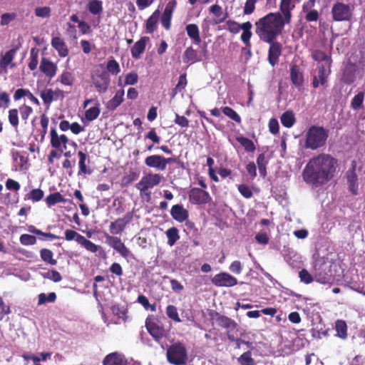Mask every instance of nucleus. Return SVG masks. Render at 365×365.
I'll list each match as a JSON object with an SVG mask.
<instances>
[{
	"instance_id": "nucleus-28",
	"label": "nucleus",
	"mask_w": 365,
	"mask_h": 365,
	"mask_svg": "<svg viewBox=\"0 0 365 365\" xmlns=\"http://www.w3.org/2000/svg\"><path fill=\"white\" fill-rule=\"evenodd\" d=\"M187 36L193 41V43L199 45L201 43L200 30L195 24H187L185 27Z\"/></svg>"
},
{
	"instance_id": "nucleus-45",
	"label": "nucleus",
	"mask_w": 365,
	"mask_h": 365,
	"mask_svg": "<svg viewBox=\"0 0 365 365\" xmlns=\"http://www.w3.org/2000/svg\"><path fill=\"white\" fill-rule=\"evenodd\" d=\"M187 84L186 73H182L179 76L178 82L172 91V96L174 97L178 93L184 90Z\"/></svg>"
},
{
	"instance_id": "nucleus-12",
	"label": "nucleus",
	"mask_w": 365,
	"mask_h": 365,
	"mask_svg": "<svg viewBox=\"0 0 365 365\" xmlns=\"http://www.w3.org/2000/svg\"><path fill=\"white\" fill-rule=\"evenodd\" d=\"M188 196L190 202L195 205L207 204L212 199L208 192L198 187L192 188Z\"/></svg>"
},
{
	"instance_id": "nucleus-38",
	"label": "nucleus",
	"mask_w": 365,
	"mask_h": 365,
	"mask_svg": "<svg viewBox=\"0 0 365 365\" xmlns=\"http://www.w3.org/2000/svg\"><path fill=\"white\" fill-rule=\"evenodd\" d=\"M312 58L316 61H325L328 67L331 66V58L330 56H328L324 51L321 50H315L313 51L312 54Z\"/></svg>"
},
{
	"instance_id": "nucleus-34",
	"label": "nucleus",
	"mask_w": 365,
	"mask_h": 365,
	"mask_svg": "<svg viewBox=\"0 0 365 365\" xmlns=\"http://www.w3.org/2000/svg\"><path fill=\"white\" fill-rule=\"evenodd\" d=\"M280 120L284 127L289 128L295 123L296 118L292 110H287L281 115Z\"/></svg>"
},
{
	"instance_id": "nucleus-49",
	"label": "nucleus",
	"mask_w": 365,
	"mask_h": 365,
	"mask_svg": "<svg viewBox=\"0 0 365 365\" xmlns=\"http://www.w3.org/2000/svg\"><path fill=\"white\" fill-rule=\"evenodd\" d=\"M108 73L113 75H117L120 72L119 63L112 57L108 59L106 65Z\"/></svg>"
},
{
	"instance_id": "nucleus-46",
	"label": "nucleus",
	"mask_w": 365,
	"mask_h": 365,
	"mask_svg": "<svg viewBox=\"0 0 365 365\" xmlns=\"http://www.w3.org/2000/svg\"><path fill=\"white\" fill-rule=\"evenodd\" d=\"M56 297L55 292H50L48 295L45 293H41L38 295V305H42L46 303H53L56 300Z\"/></svg>"
},
{
	"instance_id": "nucleus-48",
	"label": "nucleus",
	"mask_w": 365,
	"mask_h": 365,
	"mask_svg": "<svg viewBox=\"0 0 365 365\" xmlns=\"http://www.w3.org/2000/svg\"><path fill=\"white\" fill-rule=\"evenodd\" d=\"M139 174L135 171H130L127 175H124L121 179V186L128 187L133 182L138 180Z\"/></svg>"
},
{
	"instance_id": "nucleus-7",
	"label": "nucleus",
	"mask_w": 365,
	"mask_h": 365,
	"mask_svg": "<svg viewBox=\"0 0 365 365\" xmlns=\"http://www.w3.org/2000/svg\"><path fill=\"white\" fill-rule=\"evenodd\" d=\"M91 80L97 91L100 93H105L110 83L109 73L103 70H96L91 75Z\"/></svg>"
},
{
	"instance_id": "nucleus-57",
	"label": "nucleus",
	"mask_w": 365,
	"mask_h": 365,
	"mask_svg": "<svg viewBox=\"0 0 365 365\" xmlns=\"http://www.w3.org/2000/svg\"><path fill=\"white\" fill-rule=\"evenodd\" d=\"M35 15L40 18H48L51 16V9L49 6H38L34 10Z\"/></svg>"
},
{
	"instance_id": "nucleus-44",
	"label": "nucleus",
	"mask_w": 365,
	"mask_h": 365,
	"mask_svg": "<svg viewBox=\"0 0 365 365\" xmlns=\"http://www.w3.org/2000/svg\"><path fill=\"white\" fill-rule=\"evenodd\" d=\"M55 93L51 88H47L41 91V98L43 103L48 108L54 100Z\"/></svg>"
},
{
	"instance_id": "nucleus-59",
	"label": "nucleus",
	"mask_w": 365,
	"mask_h": 365,
	"mask_svg": "<svg viewBox=\"0 0 365 365\" xmlns=\"http://www.w3.org/2000/svg\"><path fill=\"white\" fill-rule=\"evenodd\" d=\"M60 82L65 86H72L74 78L72 73L69 71H63L59 77Z\"/></svg>"
},
{
	"instance_id": "nucleus-8",
	"label": "nucleus",
	"mask_w": 365,
	"mask_h": 365,
	"mask_svg": "<svg viewBox=\"0 0 365 365\" xmlns=\"http://www.w3.org/2000/svg\"><path fill=\"white\" fill-rule=\"evenodd\" d=\"M17 48H11L5 53L0 54V75L7 74L8 68H13L16 66L14 62Z\"/></svg>"
},
{
	"instance_id": "nucleus-47",
	"label": "nucleus",
	"mask_w": 365,
	"mask_h": 365,
	"mask_svg": "<svg viewBox=\"0 0 365 365\" xmlns=\"http://www.w3.org/2000/svg\"><path fill=\"white\" fill-rule=\"evenodd\" d=\"M237 361L240 365H255V359L252 357L250 351H245L240 355L237 358Z\"/></svg>"
},
{
	"instance_id": "nucleus-61",
	"label": "nucleus",
	"mask_w": 365,
	"mask_h": 365,
	"mask_svg": "<svg viewBox=\"0 0 365 365\" xmlns=\"http://www.w3.org/2000/svg\"><path fill=\"white\" fill-rule=\"evenodd\" d=\"M38 65V51L34 48L31 50L30 60L28 66L31 71H34Z\"/></svg>"
},
{
	"instance_id": "nucleus-31",
	"label": "nucleus",
	"mask_w": 365,
	"mask_h": 365,
	"mask_svg": "<svg viewBox=\"0 0 365 365\" xmlns=\"http://www.w3.org/2000/svg\"><path fill=\"white\" fill-rule=\"evenodd\" d=\"M355 73L356 69L354 66L350 65L346 66L341 76L342 81L346 84H351L354 83L356 78Z\"/></svg>"
},
{
	"instance_id": "nucleus-53",
	"label": "nucleus",
	"mask_w": 365,
	"mask_h": 365,
	"mask_svg": "<svg viewBox=\"0 0 365 365\" xmlns=\"http://www.w3.org/2000/svg\"><path fill=\"white\" fill-rule=\"evenodd\" d=\"M348 184L350 191L354 194H357V176L354 172V168L351 174L348 175Z\"/></svg>"
},
{
	"instance_id": "nucleus-4",
	"label": "nucleus",
	"mask_w": 365,
	"mask_h": 365,
	"mask_svg": "<svg viewBox=\"0 0 365 365\" xmlns=\"http://www.w3.org/2000/svg\"><path fill=\"white\" fill-rule=\"evenodd\" d=\"M167 361L173 365H185L188 354L185 344L180 341L173 343L167 349Z\"/></svg>"
},
{
	"instance_id": "nucleus-14",
	"label": "nucleus",
	"mask_w": 365,
	"mask_h": 365,
	"mask_svg": "<svg viewBox=\"0 0 365 365\" xmlns=\"http://www.w3.org/2000/svg\"><path fill=\"white\" fill-rule=\"evenodd\" d=\"M212 283L216 287H230L237 284V279L227 272H220L215 274L211 279Z\"/></svg>"
},
{
	"instance_id": "nucleus-20",
	"label": "nucleus",
	"mask_w": 365,
	"mask_h": 365,
	"mask_svg": "<svg viewBox=\"0 0 365 365\" xmlns=\"http://www.w3.org/2000/svg\"><path fill=\"white\" fill-rule=\"evenodd\" d=\"M40 71L49 78L54 77L57 72V66L46 58H42L39 66Z\"/></svg>"
},
{
	"instance_id": "nucleus-58",
	"label": "nucleus",
	"mask_w": 365,
	"mask_h": 365,
	"mask_svg": "<svg viewBox=\"0 0 365 365\" xmlns=\"http://www.w3.org/2000/svg\"><path fill=\"white\" fill-rule=\"evenodd\" d=\"M20 243L24 246L34 245L36 243V238L35 236L29 235V234H23L19 237Z\"/></svg>"
},
{
	"instance_id": "nucleus-17",
	"label": "nucleus",
	"mask_w": 365,
	"mask_h": 365,
	"mask_svg": "<svg viewBox=\"0 0 365 365\" xmlns=\"http://www.w3.org/2000/svg\"><path fill=\"white\" fill-rule=\"evenodd\" d=\"M294 4L292 0H281L279 4V11L281 19L284 25L289 24L292 21V10L294 8Z\"/></svg>"
},
{
	"instance_id": "nucleus-43",
	"label": "nucleus",
	"mask_w": 365,
	"mask_h": 365,
	"mask_svg": "<svg viewBox=\"0 0 365 365\" xmlns=\"http://www.w3.org/2000/svg\"><path fill=\"white\" fill-rule=\"evenodd\" d=\"M88 9L91 14L97 15L103 11V2L101 0H91L88 4Z\"/></svg>"
},
{
	"instance_id": "nucleus-39",
	"label": "nucleus",
	"mask_w": 365,
	"mask_h": 365,
	"mask_svg": "<svg viewBox=\"0 0 365 365\" xmlns=\"http://www.w3.org/2000/svg\"><path fill=\"white\" fill-rule=\"evenodd\" d=\"M335 329L336 331V336L342 339L347 337V325L345 321L339 319L335 323Z\"/></svg>"
},
{
	"instance_id": "nucleus-40",
	"label": "nucleus",
	"mask_w": 365,
	"mask_h": 365,
	"mask_svg": "<svg viewBox=\"0 0 365 365\" xmlns=\"http://www.w3.org/2000/svg\"><path fill=\"white\" fill-rule=\"evenodd\" d=\"M364 92L360 91L353 98L351 102V107L354 110H359L364 108Z\"/></svg>"
},
{
	"instance_id": "nucleus-33",
	"label": "nucleus",
	"mask_w": 365,
	"mask_h": 365,
	"mask_svg": "<svg viewBox=\"0 0 365 365\" xmlns=\"http://www.w3.org/2000/svg\"><path fill=\"white\" fill-rule=\"evenodd\" d=\"M78 155L79 157L78 167H79V173L83 174H88L90 175L92 171L91 169L88 168L86 164V161H90L89 158L86 153L84 152L79 150L78 152Z\"/></svg>"
},
{
	"instance_id": "nucleus-5",
	"label": "nucleus",
	"mask_w": 365,
	"mask_h": 365,
	"mask_svg": "<svg viewBox=\"0 0 365 365\" xmlns=\"http://www.w3.org/2000/svg\"><path fill=\"white\" fill-rule=\"evenodd\" d=\"M162 179L161 175L150 173L142 177L141 180L136 183L135 187L140 191L141 195H146L150 197V192H147V191L158 185L161 182Z\"/></svg>"
},
{
	"instance_id": "nucleus-18",
	"label": "nucleus",
	"mask_w": 365,
	"mask_h": 365,
	"mask_svg": "<svg viewBox=\"0 0 365 365\" xmlns=\"http://www.w3.org/2000/svg\"><path fill=\"white\" fill-rule=\"evenodd\" d=\"M267 43H269L267 56L268 62L274 67L278 63L279 56L282 54V44L275 40Z\"/></svg>"
},
{
	"instance_id": "nucleus-35",
	"label": "nucleus",
	"mask_w": 365,
	"mask_h": 365,
	"mask_svg": "<svg viewBox=\"0 0 365 365\" xmlns=\"http://www.w3.org/2000/svg\"><path fill=\"white\" fill-rule=\"evenodd\" d=\"M45 202L46 203V205L48 207H51V206L59 202L65 203L66 202V200L63 197V195L60 192H56L48 195L46 197Z\"/></svg>"
},
{
	"instance_id": "nucleus-36",
	"label": "nucleus",
	"mask_w": 365,
	"mask_h": 365,
	"mask_svg": "<svg viewBox=\"0 0 365 365\" xmlns=\"http://www.w3.org/2000/svg\"><path fill=\"white\" fill-rule=\"evenodd\" d=\"M44 192L40 188H35L31 190L29 192L26 193L24 196V200H31L33 202H36L43 198Z\"/></svg>"
},
{
	"instance_id": "nucleus-56",
	"label": "nucleus",
	"mask_w": 365,
	"mask_h": 365,
	"mask_svg": "<svg viewBox=\"0 0 365 365\" xmlns=\"http://www.w3.org/2000/svg\"><path fill=\"white\" fill-rule=\"evenodd\" d=\"M19 112L22 120L26 124L29 117L33 113V108L29 106L24 104L19 107Z\"/></svg>"
},
{
	"instance_id": "nucleus-41",
	"label": "nucleus",
	"mask_w": 365,
	"mask_h": 365,
	"mask_svg": "<svg viewBox=\"0 0 365 365\" xmlns=\"http://www.w3.org/2000/svg\"><path fill=\"white\" fill-rule=\"evenodd\" d=\"M165 235L168 237V244L173 246L179 240V231L178 228L173 227L167 230Z\"/></svg>"
},
{
	"instance_id": "nucleus-1",
	"label": "nucleus",
	"mask_w": 365,
	"mask_h": 365,
	"mask_svg": "<svg viewBox=\"0 0 365 365\" xmlns=\"http://www.w3.org/2000/svg\"><path fill=\"white\" fill-rule=\"evenodd\" d=\"M338 168L337 160L327 153H320L312 158L302 170L304 181L318 187L331 180Z\"/></svg>"
},
{
	"instance_id": "nucleus-23",
	"label": "nucleus",
	"mask_w": 365,
	"mask_h": 365,
	"mask_svg": "<svg viewBox=\"0 0 365 365\" xmlns=\"http://www.w3.org/2000/svg\"><path fill=\"white\" fill-rule=\"evenodd\" d=\"M51 46L54 48L60 57H66L68 55V48L65 41L58 36L53 37L51 39Z\"/></svg>"
},
{
	"instance_id": "nucleus-29",
	"label": "nucleus",
	"mask_w": 365,
	"mask_h": 365,
	"mask_svg": "<svg viewBox=\"0 0 365 365\" xmlns=\"http://www.w3.org/2000/svg\"><path fill=\"white\" fill-rule=\"evenodd\" d=\"M159 16L160 11L156 10L147 19L145 23V29L148 34H153L157 29Z\"/></svg>"
},
{
	"instance_id": "nucleus-30",
	"label": "nucleus",
	"mask_w": 365,
	"mask_h": 365,
	"mask_svg": "<svg viewBox=\"0 0 365 365\" xmlns=\"http://www.w3.org/2000/svg\"><path fill=\"white\" fill-rule=\"evenodd\" d=\"M252 27V25L250 21L243 23L242 26V30L243 31H242L240 38H241V41L243 42V43L247 47H249V48L251 47L250 38L252 35V33L251 31Z\"/></svg>"
},
{
	"instance_id": "nucleus-64",
	"label": "nucleus",
	"mask_w": 365,
	"mask_h": 365,
	"mask_svg": "<svg viewBox=\"0 0 365 365\" xmlns=\"http://www.w3.org/2000/svg\"><path fill=\"white\" fill-rule=\"evenodd\" d=\"M16 18V13H4L1 16L0 24L1 26H7L12 21L15 20Z\"/></svg>"
},
{
	"instance_id": "nucleus-37",
	"label": "nucleus",
	"mask_w": 365,
	"mask_h": 365,
	"mask_svg": "<svg viewBox=\"0 0 365 365\" xmlns=\"http://www.w3.org/2000/svg\"><path fill=\"white\" fill-rule=\"evenodd\" d=\"M40 257L41 259L46 263L49 264L51 265H56L57 264V260L53 259V252L46 248H43L40 250Z\"/></svg>"
},
{
	"instance_id": "nucleus-54",
	"label": "nucleus",
	"mask_w": 365,
	"mask_h": 365,
	"mask_svg": "<svg viewBox=\"0 0 365 365\" xmlns=\"http://www.w3.org/2000/svg\"><path fill=\"white\" fill-rule=\"evenodd\" d=\"M81 240L78 244L82 245L86 250L88 251L96 253L98 250V246L95 245L91 241L87 240L83 236V238H80Z\"/></svg>"
},
{
	"instance_id": "nucleus-11",
	"label": "nucleus",
	"mask_w": 365,
	"mask_h": 365,
	"mask_svg": "<svg viewBox=\"0 0 365 365\" xmlns=\"http://www.w3.org/2000/svg\"><path fill=\"white\" fill-rule=\"evenodd\" d=\"M133 212H127L123 217L116 219L109 226V231L112 235L121 234L125 229L127 225L132 220Z\"/></svg>"
},
{
	"instance_id": "nucleus-51",
	"label": "nucleus",
	"mask_w": 365,
	"mask_h": 365,
	"mask_svg": "<svg viewBox=\"0 0 365 365\" xmlns=\"http://www.w3.org/2000/svg\"><path fill=\"white\" fill-rule=\"evenodd\" d=\"M166 314L168 318L171 319L175 322H180L181 319L179 317L178 309L174 305H168L165 309Z\"/></svg>"
},
{
	"instance_id": "nucleus-2",
	"label": "nucleus",
	"mask_w": 365,
	"mask_h": 365,
	"mask_svg": "<svg viewBox=\"0 0 365 365\" xmlns=\"http://www.w3.org/2000/svg\"><path fill=\"white\" fill-rule=\"evenodd\" d=\"M279 12H270L255 22V32L264 42H272L280 36L284 30Z\"/></svg>"
},
{
	"instance_id": "nucleus-9",
	"label": "nucleus",
	"mask_w": 365,
	"mask_h": 365,
	"mask_svg": "<svg viewBox=\"0 0 365 365\" xmlns=\"http://www.w3.org/2000/svg\"><path fill=\"white\" fill-rule=\"evenodd\" d=\"M145 327L148 332L153 336L156 341H160L165 336V330L164 327L159 325L155 318L148 317L145 320Z\"/></svg>"
},
{
	"instance_id": "nucleus-27",
	"label": "nucleus",
	"mask_w": 365,
	"mask_h": 365,
	"mask_svg": "<svg viewBox=\"0 0 365 365\" xmlns=\"http://www.w3.org/2000/svg\"><path fill=\"white\" fill-rule=\"evenodd\" d=\"M124 90H118L115 96L106 103V108L109 110H115L124 101Z\"/></svg>"
},
{
	"instance_id": "nucleus-63",
	"label": "nucleus",
	"mask_w": 365,
	"mask_h": 365,
	"mask_svg": "<svg viewBox=\"0 0 365 365\" xmlns=\"http://www.w3.org/2000/svg\"><path fill=\"white\" fill-rule=\"evenodd\" d=\"M138 75L136 72H130L127 73L125 76L124 84L125 86H133L138 83Z\"/></svg>"
},
{
	"instance_id": "nucleus-42",
	"label": "nucleus",
	"mask_w": 365,
	"mask_h": 365,
	"mask_svg": "<svg viewBox=\"0 0 365 365\" xmlns=\"http://www.w3.org/2000/svg\"><path fill=\"white\" fill-rule=\"evenodd\" d=\"M237 141L244 147L245 150L247 152H254L256 149V147L253 143V141L248 138L244 136H238L236 138Z\"/></svg>"
},
{
	"instance_id": "nucleus-25",
	"label": "nucleus",
	"mask_w": 365,
	"mask_h": 365,
	"mask_svg": "<svg viewBox=\"0 0 365 365\" xmlns=\"http://www.w3.org/2000/svg\"><path fill=\"white\" fill-rule=\"evenodd\" d=\"M148 39V37L146 36L141 37L140 40L135 43L130 50L131 56L133 58H140L141 54L143 53L145 50L146 41Z\"/></svg>"
},
{
	"instance_id": "nucleus-62",
	"label": "nucleus",
	"mask_w": 365,
	"mask_h": 365,
	"mask_svg": "<svg viewBox=\"0 0 365 365\" xmlns=\"http://www.w3.org/2000/svg\"><path fill=\"white\" fill-rule=\"evenodd\" d=\"M227 29L232 34H236L242 29V24H240L234 20H227L226 21Z\"/></svg>"
},
{
	"instance_id": "nucleus-10",
	"label": "nucleus",
	"mask_w": 365,
	"mask_h": 365,
	"mask_svg": "<svg viewBox=\"0 0 365 365\" xmlns=\"http://www.w3.org/2000/svg\"><path fill=\"white\" fill-rule=\"evenodd\" d=\"M50 138L51 146L53 148L58 150L60 153H63L66 150L69 139L66 135H58L56 129L53 128L50 131Z\"/></svg>"
},
{
	"instance_id": "nucleus-24",
	"label": "nucleus",
	"mask_w": 365,
	"mask_h": 365,
	"mask_svg": "<svg viewBox=\"0 0 365 365\" xmlns=\"http://www.w3.org/2000/svg\"><path fill=\"white\" fill-rule=\"evenodd\" d=\"M145 164L148 167L155 168L157 170H165L163 165V156L160 155H153L148 156L145 159Z\"/></svg>"
},
{
	"instance_id": "nucleus-32",
	"label": "nucleus",
	"mask_w": 365,
	"mask_h": 365,
	"mask_svg": "<svg viewBox=\"0 0 365 365\" xmlns=\"http://www.w3.org/2000/svg\"><path fill=\"white\" fill-rule=\"evenodd\" d=\"M182 60L184 63H189L190 64L200 61L197 57V51L192 46H189L185 49L182 56Z\"/></svg>"
},
{
	"instance_id": "nucleus-26",
	"label": "nucleus",
	"mask_w": 365,
	"mask_h": 365,
	"mask_svg": "<svg viewBox=\"0 0 365 365\" xmlns=\"http://www.w3.org/2000/svg\"><path fill=\"white\" fill-rule=\"evenodd\" d=\"M290 78L292 83L297 86L300 87L304 82V77L302 73L300 71L299 66L292 64L290 68Z\"/></svg>"
},
{
	"instance_id": "nucleus-22",
	"label": "nucleus",
	"mask_w": 365,
	"mask_h": 365,
	"mask_svg": "<svg viewBox=\"0 0 365 365\" xmlns=\"http://www.w3.org/2000/svg\"><path fill=\"white\" fill-rule=\"evenodd\" d=\"M103 365H127L125 357L118 352L108 354L103 359Z\"/></svg>"
},
{
	"instance_id": "nucleus-13",
	"label": "nucleus",
	"mask_w": 365,
	"mask_h": 365,
	"mask_svg": "<svg viewBox=\"0 0 365 365\" xmlns=\"http://www.w3.org/2000/svg\"><path fill=\"white\" fill-rule=\"evenodd\" d=\"M106 242L115 250H116L123 257H128L130 255V250L122 242L120 238L105 233Z\"/></svg>"
},
{
	"instance_id": "nucleus-21",
	"label": "nucleus",
	"mask_w": 365,
	"mask_h": 365,
	"mask_svg": "<svg viewBox=\"0 0 365 365\" xmlns=\"http://www.w3.org/2000/svg\"><path fill=\"white\" fill-rule=\"evenodd\" d=\"M170 215L172 217L179 222H182L188 219V210L185 209L182 205H174L170 210Z\"/></svg>"
},
{
	"instance_id": "nucleus-3",
	"label": "nucleus",
	"mask_w": 365,
	"mask_h": 365,
	"mask_svg": "<svg viewBox=\"0 0 365 365\" xmlns=\"http://www.w3.org/2000/svg\"><path fill=\"white\" fill-rule=\"evenodd\" d=\"M329 137V130L322 126L312 125L306 133V148L317 150L324 147Z\"/></svg>"
},
{
	"instance_id": "nucleus-55",
	"label": "nucleus",
	"mask_w": 365,
	"mask_h": 365,
	"mask_svg": "<svg viewBox=\"0 0 365 365\" xmlns=\"http://www.w3.org/2000/svg\"><path fill=\"white\" fill-rule=\"evenodd\" d=\"M100 112L101 110L98 106H93L86 110L85 117L89 121L94 120L98 117Z\"/></svg>"
},
{
	"instance_id": "nucleus-6",
	"label": "nucleus",
	"mask_w": 365,
	"mask_h": 365,
	"mask_svg": "<svg viewBox=\"0 0 365 365\" xmlns=\"http://www.w3.org/2000/svg\"><path fill=\"white\" fill-rule=\"evenodd\" d=\"M331 13L335 21H350L352 17V6L337 1L333 5Z\"/></svg>"
},
{
	"instance_id": "nucleus-16",
	"label": "nucleus",
	"mask_w": 365,
	"mask_h": 365,
	"mask_svg": "<svg viewBox=\"0 0 365 365\" xmlns=\"http://www.w3.org/2000/svg\"><path fill=\"white\" fill-rule=\"evenodd\" d=\"M177 6L176 0L169 1L161 16L160 22L163 28L166 30H170L171 27V19L173 13Z\"/></svg>"
},
{
	"instance_id": "nucleus-50",
	"label": "nucleus",
	"mask_w": 365,
	"mask_h": 365,
	"mask_svg": "<svg viewBox=\"0 0 365 365\" xmlns=\"http://www.w3.org/2000/svg\"><path fill=\"white\" fill-rule=\"evenodd\" d=\"M222 113L226 116H227L228 118H230L232 120L235 121L236 123H241V118H240V116L232 108L228 107V106L223 107L222 108Z\"/></svg>"
},
{
	"instance_id": "nucleus-15",
	"label": "nucleus",
	"mask_w": 365,
	"mask_h": 365,
	"mask_svg": "<svg viewBox=\"0 0 365 365\" xmlns=\"http://www.w3.org/2000/svg\"><path fill=\"white\" fill-rule=\"evenodd\" d=\"M314 279L316 282L323 284L330 283L333 280V275L326 263L315 267Z\"/></svg>"
},
{
	"instance_id": "nucleus-19",
	"label": "nucleus",
	"mask_w": 365,
	"mask_h": 365,
	"mask_svg": "<svg viewBox=\"0 0 365 365\" xmlns=\"http://www.w3.org/2000/svg\"><path fill=\"white\" fill-rule=\"evenodd\" d=\"M212 319L215 321L219 327L227 329V332L229 330H232V333H234L237 326V323L233 319L225 315H222L218 312H215Z\"/></svg>"
},
{
	"instance_id": "nucleus-60",
	"label": "nucleus",
	"mask_w": 365,
	"mask_h": 365,
	"mask_svg": "<svg viewBox=\"0 0 365 365\" xmlns=\"http://www.w3.org/2000/svg\"><path fill=\"white\" fill-rule=\"evenodd\" d=\"M299 277L300 281L309 284L315 280L314 276L313 277L306 269H302L299 272Z\"/></svg>"
},
{
	"instance_id": "nucleus-52",
	"label": "nucleus",
	"mask_w": 365,
	"mask_h": 365,
	"mask_svg": "<svg viewBox=\"0 0 365 365\" xmlns=\"http://www.w3.org/2000/svg\"><path fill=\"white\" fill-rule=\"evenodd\" d=\"M8 119L9 123L17 129L19 126V110L16 108L10 109L9 110Z\"/></svg>"
}]
</instances>
